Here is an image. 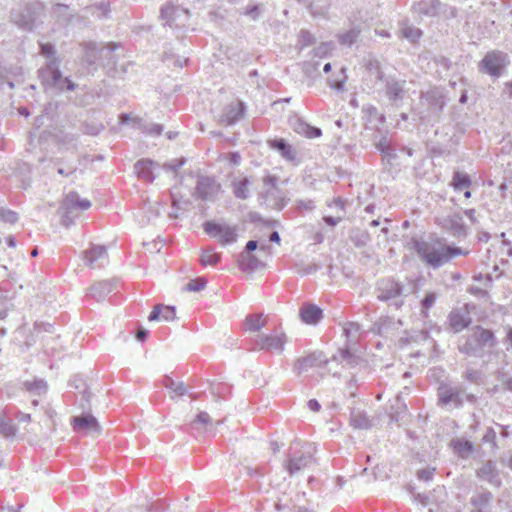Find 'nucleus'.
Here are the masks:
<instances>
[{"instance_id":"1","label":"nucleus","mask_w":512,"mask_h":512,"mask_svg":"<svg viewBox=\"0 0 512 512\" xmlns=\"http://www.w3.org/2000/svg\"><path fill=\"white\" fill-rule=\"evenodd\" d=\"M413 248L420 259L434 269L448 263L453 257L464 254L461 248L449 246L444 239L438 237L413 240Z\"/></svg>"},{"instance_id":"2","label":"nucleus","mask_w":512,"mask_h":512,"mask_svg":"<svg viewBox=\"0 0 512 512\" xmlns=\"http://www.w3.org/2000/svg\"><path fill=\"white\" fill-rule=\"evenodd\" d=\"M497 345L494 333L480 325L473 327L466 336L464 343L459 345V351L467 356L482 357L486 349Z\"/></svg>"},{"instance_id":"3","label":"nucleus","mask_w":512,"mask_h":512,"mask_svg":"<svg viewBox=\"0 0 512 512\" xmlns=\"http://www.w3.org/2000/svg\"><path fill=\"white\" fill-rule=\"evenodd\" d=\"M61 62L46 61L45 64L38 70V77L41 84L46 89L70 90L73 91L76 87L68 78H64L59 69Z\"/></svg>"},{"instance_id":"4","label":"nucleus","mask_w":512,"mask_h":512,"mask_svg":"<svg viewBox=\"0 0 512 512\" xmlns=\"http://www.w3.org/2000/svg\"><path fill=\"white\" fill-rule=\"evenodd\" d=\"M315 462L309 445H301L299 442L293 443L289 448L287 460L283 467L290 476H295L305 470Z\"/></svg>"},{"instance_id":"5","label":"nucleus","mask_w":512,"mask_h":512,"mask_svg":"<svg viewBox=\"0 0 512 512\" xmlns=\"http://www.w3.org/2000/svg\"><path fill=\"white\" fill-rule=\"evenodd\" d=\"M287 342L288 337L282 330L260 333L253 340V350L280 355L284 352Z\"/></svg>"},{"instance_id":"6","label":"nucleus","mask_w":512,"mask_h":512,"mask_svg":"<svg viewBox=\"0 0 512 512\" xmlns=\"http://www.w3.org/2000/svg\"><path fill=\"white\" fill-rule=\"evenodd\" d=\"M377 298L380 301L391 302L396 309L403 306L404 285L394 279H383L378 282Z\"/></svg>"},{"instance_id":"7","label":"nucleus","mask_w":512,"mask_h":512,"mask_svg":"<svg viewBox=\"0 0 512 512\" xmlns=\"http://www.w3.org/2000/svg\"><path fill=\"white\" fill-rule=\"evenodd\" d=\"M91 203L87 199H80L76 192H70L66 195L60 207L62 224L66 227L73 222V218L77 216V211L89 209Z\"/></svg>"},{"instance_id":"8","label":"nucleus","mask_w":512,"mask_h":512,"mask_svg":"<svg viewBox=\"0 0 512 512\" xmlns=\"http://www.w3.org/2000/svg\"><path fill=\"white\" fill-rule=\"evenodd\" d=\"M508 64L509 60L507 54L498 50H493L484 56V58L479 62L478 67L481 72L498 78Z\"/></svg>"},{"instance_id":"9","label":"nucleus","mask_w":512,"mask_h":512,"mask_svg":"<svg viewBox=\"0 0 512 512\" xmlns=\"http://www.w3.org/2000/svg\"><path fill=\"white\" fill-rule=\"evenodd\" d=\"M261 197L265 200L267 206L281 210L287 203L284 193L277 186L275 176H267L263 179V191Z\"/></svg>"},{"instance_id":"10","label":"nucleus","mask_w":512,"mask_h":512,"mask_svg":"<svg viewBox=\"0 0 512 512\" xmlns=\"http://www.w3.org/2000/svg\"><path fill=\"white\" fill-rule=\"evenodd\" d=\"M204 231L211 237L218 238L222 245L232 244L238 238L237 225L208 221L204 224Z\"/></svg>"},{"instance_id":"11","label":"nucleus","mask_w":512,"mask_h":512,"mask_svg":"<svg viewBox=\"0 0 512 512\" xmlns=\"http://www.w3.org/2000/svg\"><path fill=\"white\" fill-rule=\"evenodd\" d=\"M117 47L118 46L113 43H109L107 46L98 47L94 42H86L83 44V60L88 65H94L102 58H107L109 62L115 63L112 53Z\"/></svg>"},{"instance_id":"12","label":"nucleus","mask_w":512,"mask_h":512,"mask_svg":"<svg viewBox=\"0 0 512 512\" xmlns=\"http://www.w3.org/2000/svg\"><path fill=\"white\" fill-rule=\"evenodd\" d=\"M71 424L76 432L92 437L99 436L102 432V427L98 420L89 413H83L80 416L73 417Z\"/></svg>"},{"instance_id":"13","label":"nucleus","mask_w":512,"mask_h":512,"mask_svg":"<svg viewBox=\"0 0 512 512\" xmlns=\"http://www.w3.org/2000/svg\"><path fill=\"white\" fill-rule=\"evenodd\" d=\"M421 104L427 107L430 117L438 118L443 107L445 106L444 93L439 88H433L421 96Z\"/></svg>"},{"instance_id":"14","label":"nucleus","mask_w":512,"mask_h":512,"mask_svg":"<svg viewBox=\"0 0 512 512\" xmlns=\"http://www.w3.org/2000/svg\"><path fill=\"white\" fill-rule=\"evenodd\" d=\"M161 18L170 27L184 26L188 19V11L174 5H166L161 9Z\"/></svg>"},{"instance_id":"15","label":"nucleus","mask_w":512,"mask_h":512,"mask_svg":"<svg viewBox=\"0 0 512 512\" xmlns=\"http://www.w3.org/2000/svg\"><path fill=\"white\" fill-rule=\"evenodd\" d=\"M11 20L23 30L32 31L35 27V12L30 6L26 5L22 8L14 9L11 12Z\"/></svg>"},{"instance_id":"16","label":"nucleus","mask_w":512,"mask_h":512,"mask_svg":"<svg viewBox=\"0 0 512 512\" xmlns=\"http://www.w3.org/2000/svg\"><path fill=\"white\" fill-rule=\"evenodd\" d=\"M365 69L366 73L364 76V81L371 88H376L377 85L383 81V71L381 68V63L378 59L369 57L365 61Z\"/></svg>"},{"instance_id":"17","label":"nucleus","mask_w":512,"mask_h":512,"mask_svg":"<svg viewBox=\"0 0 512 512\" xmlns=\"http://www.w3.org/2000/svg\"><path fill=\"white\" fill-rule=\"evenodd\" d=\"M220 184L211 177H199L196 186V195L202 200L213 199L220 191Z\"/></svg>"},{"instance_id":"18","label":"nucleus","mask_w":512,"mask_h":512,"mask_svg":"<svg viewBox=\"0 0 512 512\" xmlns=\"http://www.w3.org/2000/svg\"><path fill=\"white\" fill-rule=\"evenodd\" d=\"M465 392L459 387L441 386L438 391L439 401L444 404H453L459 407L463 403V396Z\"/></svg>"},{"instance_id":"19","label":"nucleus","mask_w":512,"mask_h":512,"mask_svg":"<svg viewBox=\"0 0 512 512\" xmlns=\"http://www.w3.org/2000/svg\"><path fill=\"white\" fill-rule=\"evenodd\" d=\"M478 478L487 481L493 486L499 487L501 485V479L499 471L496 468V464L493 461L484 462L476 471Z\"/></svg>"},{"instance_id":"20","label":"nucleus","mask_w":512,"mask_h":512,"mask_svg":"<svg viewBox=\"0 0 512 512\" xmlns=\"http://www.w3.org/2000/svg\"><path fill=\"white\" fill-rule=\"evenodd\" d=\"M401 325V320H394L390 317H384L380 318L379 321L374 323L372 331L389 338L395 335V331L398 330Z\"/></svg>"},{"instance_id":"21","label":"nucleus","mask_w":512,"mask_h":512,"mask_svg":"<svg viewBox=\"0 0 512 512\" xmlns=\"http://www.w3.org/2000/svg\"><path fill=\"white\" fill-rule=\"evenodd\" d=\"M107 251L105 246H93L85 252V263L91 268L102 267L107 262Z\"/></svg>"},{"instance_id":"22","label":"nucleus","mask_w":512,"mask_h":512,"mask_svg":"<svg viewBox=\"0 0 512 512\" xmlns=\"http://www.w3.org/2000/svg\"><path fill=\"white\" fill-rule=\"evenodd\" d=\"M243 112L244 106L242 102H232L225 106L219 122L223 125H232L242 117Z\"/></svg>"},{"instance_id":"23","label":"nucleus","mask_w":512,"mask_h":512,"mask_svg":"<svg viewBox=\"0 0 512 512\" xmlns=\"http://www.w3.org/2000/svg\"><path fill=\"white\" fill-rule=\"evenodd\" d=\"M449 325L451 329L458 333L467 328L472 322L468 312H461L460 310H453L448 316Z\"/></svg>"},{"instance_id":"24","label":"nucleus","mask_w":512,"mask_h":512,"mask_svg":"<svg viewBox=\"0 0 512 512\" xmlns=\"http://www.w3.org/2000/svg\"><path fill=\"white\" fill-rule=\"evenodd\" d=\"M156 166H158V163L150 159H142L135 163L134 168L139 178L152 182L155 179L153 170Z\"/></svg>"},{"instance_id":"25","label":"nucleus","mask_w":512,"mask_h":512,"mask_svg":"<svg viewBox=\"0 0 512 512\" xmlns=\"http://www.w3.org/2000/svg\"><path fill=\"white\" fill-rule=\"evenodd\" d=\"M405 80L389 78L386 81V95L392 101L402 100L405 94Z\"/></svg>"},{"instance_id":"26","label":"nucleus","mask_w":512,"mask_h":512,"mask_svg":"<svg viewBox=\"0 0 512 512\" xmlns=\"http://www.w3.org/2000/svg\"><path fill=\"white\" fill-rule=\"evenodd\" d=\"M176 318V311L174 306H165L162 304H158L154 306L151 311L148 320L149 321H173Z\"/></svg>"},{"instance_id":"27","label":"nucleus","mask_w":512,"mask_h":512,"mask_svg":"<svg viewBox=\"0 0 512 512\" xmlns=\"http://www.w3.org/2000/svg\"><path fill=\"white\" fill-rule=\"evenodd\" d=\"M268 317L263 314H249L244 320V328L248 332H259L266 326Z\"/></svg>"},{"instance_id":"28","label":"nucleus","mask_w":512,"mask_h":512,"mask_svg":"<svg viewBox=\"0 0 512 512\" xmlns=\"http://www.w3.org/2000/svg\"><path fill=\"white\" fill-rule=\"evenodd\" d=\"M300 317L306 324H316L322 317V310L315 305H305L300 310Z\"/></svg>"},{"instance_id":"29","label":"nucleus","mask_w":512,"mask_h":512,"mask_svg":"<svg viewBox=\"0 0 512 512\" xmlns=\"http://www.w3.org/2000/svg\"><path fill=\"white\" fill-rule=\"evenodd\" d=\"M114 289V283L112 281H100L93 284L89 288V295L97 301L102 300L106 295L112 292Z\"/></svg>"},{"instance_id":"30","label":"nucleus","mask_w":512,"mask_h":512,"mask_svg":"<svg viewBox=\"0 0 512 512\" xmlns=\"http://www.w3.org/2000/svg\"><path fill=\"white\" fill-rule=\"evenodd\" d=\"M231 185L236 198L245 200L249 197L251 181L248 177L234 179Z\"/></svg>"},{"instance_id":"31","label":"nucleus","mask_w":512,"mask_h":512,"mask_svg":"<svg viewBox=\"0 0 512 512\" xmlns=\"http://www.w3.org/2000/svg\"><path fill=\"white\" fill-rule=\"evenodd\" d=\"M462 217L459 214L449 215L440 222L443 228L451 231L453 235H461L464 232Z\"/></svg>"},{"instance_id":"32","label":"nucleus","mask_w":512,"mask_h":512,"mask_svg":"<svg viewBox=\"0 0 512 512\" xmlns=\"http://www.w3.org/2000/svg\"><path fill=\"white\" fill-rule=\"evenodd\" d=\"M493 499V495L489 491L475 493L470 498V504L474 507L472 510H487Z\"/></svg>"},{"instance_id":"33","label":"nucleus","mask_w":512,"mask_h":512,"mask_svg":"<svg viewBox=\"0 0 512 512\" xmlns=\"http://www.w3.org/2000/svg\"><path fill=\"white\" fill-rule=\"evenodd\" d=\"M450 445L454 452L463 459L468 458L474 450V446L470 441L461 438L453 439Z\"/></svg>"},{"instance_id":"34","label":"nucleus","mask_w":512,"mask_h":512,"mask_svg":"<svg viewBox=\"0 0 512 512\" xmlns=\"http://www.w3.org/2000/svg\"><path fill=\"white\" fill-rule=\"evenodd\" d=\"M351 425L356 429H369L372 427V420L367 414L359 409H353L350 417Z\"/></svg>"},{"instance_id":"35","label":"nucleus","mask_w":512,"mask_h":512,"mask_svg":"<svg viewBox=\"0 0 512 512\" xmlns=\"http://www.w3.org/2000/svg\"><path fill=\"white\" fill-rule=\"evenodd\" d=\"M268 143L272 149L279 151L283 158L289 161L295 159V152L292 146L286 143L284 139L270 140Z\"/></svg>"},{"instance_id":"36","label":"nucleus","mask_w":512,"mask_h":512,"mask_svg":"<svg viewBox=\"0 0 512 512\" xmlns=\"http://www.w3.org/2000/svg\"><path fill=\"white\" fill-rule=\"evenodd\" d=\"M23 387L26 391L33 395L41 396L47 392V384L44 380L34 379L33 381H25Z\"/></svg>"},{"instance_id":"37","label":"nucleus","mask_w":512,"mask_h":512,"mask_svg":"<svg viewBox=\"0 0 512 512\" xmlns=\"http://www.w3.org/2000/svg\"><path fill=\"white\" fill-rule=\"evenodd\" d=\"M318 360L319 358L315 354L309 355L298 360V362L295 365V370L297 374L300 375L306 372L309 368L314 367Z\"/></svg>"},{"instance_id":"38","label":"nucleus","mask_w":512,"mask_h":512,"mask_svg":"<svg viewBox=\"0 0 512 512\" xmlns=\"http://www.w3.org/2000/svg\"><path fill=\"white\" fill-rule=\"evenodd\" d=\"M211 424V417L207 412H199L195 419L191 421V427L195 430H206Z\"/></svg>"},{"instance_id":"39","label":"nucleus","mask_w":512,"mask_h":512,"mask_svg":"<svg viewBox=\"0 0 512 512\" xmlns=\"http://www.w3.org/2000/svg\"><path fill=\"white\" fill-rule=\"evenodd\" d=\"M452 185L456 190H462L471 185V179L469 175L456 171L453 175Z\"/></svg>"},{"instance_id":"40","label":"nucleus","mask_w":512,"mask_h":512,"mask_svg":"<svg viewBox=\"0 0 512 512\" xmlns=\"http://www.w3.org/2000/svg\"><path fill=\"white\" fill-rule=\"evenodd\" d=\"M220 261V254L216 253L212 248L203 250L200 262L202 265H215Z\"/></svg>"},{"instance_id":"41","label":"nucleus","mask_w":512,"mask_h":512,"mask_svg":"<svg viewBox=\"0 0 512 512\" xmlns=\"http://www.w3.org/2000/svg\"><path fill=\"white\" fill-rule=\"evenodd\" d=\"M40 54L46 58V61L61 62V59L56 55L55 47L50 43L40 44Z\"/></svg>"},{"instance_id":"42","label":"nucleus","mask_w":512,"mask_h":512,"mask_svg":"<svg viewBox=\"0 0 512 512\" xmlns=\"http://www.w3.org/2000/svg\"><path fill=\"white\" fill-rule=\"evenodd\" d=\"M360 34V30L357 28L350 29L349 31L339 35V41L343 45L351 46L354 44Z\"/></svg>"},{"instance_id":"43","label":"nucleus","mask_w":512,"mask_h":512,"mask_svg":"<svg viewBox=\"0 0 512 512\" xmlns=\"http://www.w3.org/2000/svg\"><path fill=\"white\" fill-rule=\"evenodd\" d=\"M298 133L304 134L307 138H317L322 132L319 128L311 127L308 124L300 122L296 128Z\"/></svg>"},{"instance_id":"44","label":"nucleus","mask_w":512,"mask_h":512,"mask_svg":"<svg viewBox=\"0 0 512 512\" xmlns=\"http://www.w3.org/2000/svg\"><path fill=\"white\" fill-rule=\"evenodd\" d=\"M206 279L203 277H198L196 279L191 280L188 282L183 290L187 292H199L203 290L206 287Z\"/></svg>"},{"instance_id":"45","label":"nucleus","mask_w":512,"mask_h":512,"mask_svg":"<svg viewBox=\"0 0 512 512\" xmlns=\"http://www.w3.org/2000/svg\"><path fill=\"white\" fill-rule=\"evenodd\" d=\"M361 326L358 323L350 322L344 327V334L350 340H356L360 335Z\"/></svg>"},{"instance_id":"46","label":"nucleus","mask_w":512,"mask_h":512,"mask_svg":"<svg viewBox=\"0 0 512 512\" xmlns=\"http://www.w3.org/2000/svg\"><path fill=\"white\" fill-rule=\"evenodd\" d=\"M165 387L173 391L176 395L182 396L187 393V389L182 382H175L172 379H168L165 382Z\"/></svg>"},{"instance_id":"47","label":"nucleus","mask_w":512,"mask_h":512,"mask_svg":"<svg viewBox=\"0 0 512 512\" xmlns=\"http://www.w3.org/2000/svg\"><path fill=\"white\" fill-rule=\"evenodd\" d=\"M15 427L10 422V420L6 418H0V433L4 435L5 437H10L15 435Z\"/></svg>"},{"instance_id":"48","label":"nucleus","mask_w":512,"mask_h":512,"mask_svg":"<svg viewBox=\"0 0 512 512\" xmlns=\"http://www.w3.org/2000/svg\"><path fill=\"white\" fill-rule=\"evenodd\" d=\"M437 296L434 292H429L421 301L422 313L426 316L427 310L431 308L436 302Z\"/></svg>"},{"instance_id":"49","label":"nucleus","mask_w":512,"mask_h":512,"mask_svg":"<svg viewBox=\"0 0 512 512\" xmlns=\"http://www.w3.org/2000/svg\"><path fill=\"white\" fill-rule=\"evenodd\" d=\"M402 35L411 40L412 42L416 41L421 36V31L418 28L407 26L402 29Z\"/></svg>"},{"instance_id":"50","label":"nucleus","mask_w":512,"mask_h":512,"mask_svg":"<svg viewBox=\"0 0 512 512\" xmlns=\"http://www.w3.org/2000/svg\"><path fill=\"white\" fill-rule=\"evenodd\" d=\"M318 64L317 62H305L303 64V72L308 77H316L319 75L318 70Z\"/></svg>"},{"instance_id":"51","label":"nucleus","mask_w":512,"mask_h":512,"mask_svg":"<svg viewBox=\"0 0 512 512\" xmlns=\"http://www.w3.org/2000/svg\"><path fill=\"white\" fill-rule=\"evenodd\" d=\"M318 269L317 264L315 263H302L297 265V272L301 275H308L316 272Z\"/></svg>"},{"instance_id":"52","label":"nucleus","mask_w":512,"mask_h":512,"mask_svg":"<svg viewBox=\"0 0 512 512\" xmlns=\"http://www.w3.org/2000/svg\"><path fill=\"white\" fill-rule=\"evenodd\" d=\"M0 217L3 221L14 224L18 220V214L12 210H0Z\"/></svg>"},{"instance_id":"53","label":"nucleus","mask_w":512,"mask_h":512,"mask_svg":"<svg viewBox=\"0 0 512 512\" xmlns=\"http://www.w3.org/2000/svg\"><path fill=\"white\" fill-rule=\"evenodd\" d=\"M295 205L298 211H312L315 207L313 200L310 199L296 200Z\"/></svg>"},{"instance_id":"54","label":"nucleus","mask_w":512,"mask_h":512,"mask_svg":"<svg viewBox=\"0 0 512 512\" xmlns=\"http://www.w3.org/2000/svg\"><path fill=\"white\" fill-rule=\"evenodd\" d=\"M299 42L302 46H309L314 43V36L309 31L301 30Z\"/></svg>"},{"instance_id":"55","label":"nucleus","mask_w":512,"mask_h":512,"mask_svg":"<svg viewBox=\"0 0 512 512\" xmlns=\"http://www.w3.org/2000/svg\"><path fill=\"white\" fill-rule=\"evenodd\" d=\"M163 131L162 125L159 124H148L143 126V132L150 135L159 136Z\"/></svg>"},{"instance_id":"56","label":"nucleus","mask_w":512,"mask_h":512,"mask_svg":"<svg viewBox=\"0 0 512 512\" xmlns=\"http://www.w3.org/2000/svg\"><path fill=\"white\" fill-rule=\"evenodd\" d=\"M337 358L351 365L356 362L355 356L349 350H340Z\"/></svg>"},{"instance_id":"57","label":"nucleus","mask_w":512,"mask_h":512,"mask_svg":"<svg viewBox=\"0 0 512 512\" xmlns=\"http://www.w3.org/2000/svg\"><path fill=\"white\" fill-rule=\"evenodd\" d=\"M332 50V44L331 43H322L317 48H315V56L324 57L327 54L330 53Z\"/></svg>"},{"instance_id":"58","label":"nucleus","mask_w":512,"mask_h":512,"mask_svg":"<svg viewBox=\"0 0 512 512\" xmlns=\"http://www.w3.org/2000/svg\"><path fill=\"white\" fill-rule=\"evenodd\" d=\"M185 163V158H180L177 160H173L170 163L164 164V169L172 172H176L180 167H182Z\"/></svg>"},{"instance_id":"59","label":"nucleus","mask_w":512,"mask_h":512,"mask_svg":"<svg viewBox=\"0 0 512 512\" xmlns=\"http://www.w3.org/2000/svg\"><path fill=\"white\" fill-rule=\"evenodd\" d=\"M92 397V393L88 390H84L82 393V397L80 400V407L83 409V411L90 409V400Z\"/></svg>"},{"instance_id":"60","label":"nucleus","mask_w":512,"mask_h":512,"mask_svg":"<svg viewBox=\"0 0 512 512\" xmlns=\"http://www.w3.org/2000/svg\"><path fill=\"white\" fill-rule=\"evenodd\" d=\"M223 159L228 160L229 163L233 166H237L240 164L241 156L238 152H230L227 154H224L222 156Z\"/></svg>"},{"instance_id":"61","label":"nucleus","mask_w":512,"mask_h":512,"mask_svg":"<svg viewBox=\"0 0 512 512\" xmlns=\"http://www.w3.org/2000/svg\"><path fill=\"white\" fill-rule=\"evenodd\" d=\"M434 471H435L434 468H425V469L419 470L417 472V477L419 480L429 481L432 479Z\"/></svg>"},{"instance_id":"62","label":"nucleus","mask_w":512,"mask_h":512,"mask_svg":"<svg viewBox=\"0 0 512 512\" xmlns=\"http://www.w3.org/2000/svg\"><path fill=\"white\" fill-rule=\"evenodd\" d=\"M480 377V374L476 370H467L465 372V378L470 382H477Z\"/></svg>"},{"instance_id":"63","label":"nucleus","mask_w":512,"mask_h":512,"mask_svg":"<svg viewBox=\"0 0 512 512\" xmlns=\"http://www.w3.org/2000/svg\"><path fill=\"white\" fill-rule=\"evenodd\" d=\"M323 219L326 224H328L330 226H336L341 221L342 218L341 217L325 216Z\"/></svg>"},{"instance_id":"64","label":"nucleus","mask_w":512,"mask_h":512,"mask_svg":"<svg viewBox=\"0 0 512 512\" xmlns=\"http://www.w3.org/2000/svg\"><path fill=\"white\" fill-rule=\"evenodd\" d=\"M505 330H506V336H505L504 342L512 348V327L507 326L505 328Z\"/></svg>"}]
</instances>
